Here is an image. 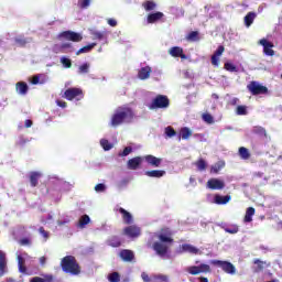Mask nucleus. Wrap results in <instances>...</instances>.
Here are the masks:
<instances>
[{
	"label": "nucleus",
	"instance_id": "obj_1",
	"mask_svg": "<svg viewBox=\"0 0 282 282\" xmlns=\"http://www.w3.org/2000/svg\"><path fill=\"white\" fill-rule=\"evenodd\" d=\"M133 120V110L129 107H119L116 109L111 117V127H120L124 122H131Z\"/></svg>",
	"mask_w": 282,
	"mask_h": 282
},
{
	"label": "nucleus",
	"instance_id": "obj_2",
	"mask_svg": "<svg viewBox=\"0 0 282 282\" xmlns=\"http://www.w3.org/2000/svg\"><path fill=\"white\" fill-rule=\"evenodd\" d=\"M62 270L68 274L78 275L80 273V265L74 256H66L61 262Z\"/></svg>",
	"mask_w": 282,
	"mask_h": 282
},
{
	"label": "nucleus",
	"instance_id": "obj_3",
	"mask_svg": "<svg viewBox=\"0 0 282 282\" xmlns=\"http://www.w3.org/2000/svg\"><path fill=\"white\" fill-rule=\"evenodd\" d=\"M171 105V100L165 95H158L150 104V109H166Z\"/></svg>",
	"mask_w": 282,
	"mask_h": 282
},
{
	"label": "nucleus",
	"instance_id": "obj_4",
	"mask_svg": "<svg viewBox=\"0 0 282 282\" xmlns=\"http://www.w3.org/2000/svg\"><path fill=\"white\" fill-rule=\"evenodd\" d=\"M247 89L252 96H261L268 94V87L259 84V82H251L247 86Z\"/></svg>",
	"mask_w": 282,
	"mask_h": 282
},
{
	"label": "nucleus",
	"instance_id": "obj_5",
	"mask_svg": "<svg viewBox=\"0 0 282 282\" xmlns=\"http://www.w3.org/2000/svg\"><path fill=\"white\" fill-rule=\"evenodd\" d=\"M212 265H216L217 268H221L226 272V274H235L237 269L232 265V262L221 261V260H212Z\"/></svg>",
	"mask_w": 282,
	"mask_h": 282
},
{
	"label": "nucleus",
	"instance_id": "obj_6",
	"mask_svg": "<svg viewBox=\"0 0 282 282\" xmlns=\"http://www.w3.org/2000/svg\"><path fill=\"white\" fill-rule=\"evenodd\" d=\"M58 36L59 39H65V41H72L73 43H80V41H83V35L74 31H63Z\"/></svg>",
	"mask_w": 282,
	"mask_h": 282
},
{
	"label": "nucleus",
	"instance_id": "obj_7",
	"mask_svg": "<svg viewBox=\"0 0 282 282\" xmlns=\"http://www.w3.org/2000/svg\"><path fill=\"white\" fill-rule=\"evenodd\" d=\"M64 98H66V100H80V98H83V89L80 88H68L64 91Z\"/></svg>",
	"mask_w": 282,
	"mask_h": 282
},
{
	"label": "nucleus",
	"instance_id": "obj_8",
	"mask_svg": "<svg viewBox=\"0 0 282 282\" xmlns=\"http://www.w3.org/2000/svg\"><path fill=\"white\" fill-rule=\"evenodd\" d=\"M206 186L210 188V191H224L226 183L219 178H210L207 181Z\"/></svg>",
	"mask_w": 282,
	"mask_h": 282
},
{
	"label": "nucleus",
	"instance_id": "obj_9",
	"mask_svg": "<svg viewBox=\"0 0 282 282\" xmlns=\"http://www.w3.org/2000/svg\"><path fill=\"white\" fill-rule=\"evenodd\" d=\"M152 248L159 257H166V254H169V248H171V246L155 241Z\"/></svg>",
	"mask_w": 282,
	"mask_h": 282
},
{
	"label": "nucleus",
	"instance_id": "obj_10",
	"mask_svg": "<svg viewBox=\"0 0 282 282\" xmlns=\"http://www.w3.org/2000/svg\"><path fill=\"white\" fill-rule=\"evenodd\" d=\"M142 231L140 227L135 225L128 226L123 229V235H126L127 237H131V239L140 237Z\"/></svg>",
	"mask_w": 282,
	"mask_h": 282
},
{
	"label": "nucleus",
	"instance_id": "obj_11",
	"mask_svg": "<svg viewBox=\"0 0 282 282\" xmlns=\"http://www.w3.org/2000/svg\"><path fill=\"white\" fill-rule=\"evenodd\" d=\"M259 43L262 45L265 56H274V50H272L274 44L272 42L268 41L267 39H262L259 41Z\"/></svg>",
	"mask_w": 282,
	"mask_h": 282
},
{
	"label": "nucleus",
	"instance_id": "obj_12",
	"mask_svg": "<svg viewBox=\"0 0 282 282\" xmlns=\"http://www.w3.org/2000/svg\"><path fill=\"white\" fill-rule=\"evenodd\" d=\"M119 257L122 259V261H126V263H131V261L135 259V254L129 249H122Z\"/></svg>",
	"mask_w": 282,
	"mask_h": 282
},
{
	"label": "nucleus",
	"instance_id": "obj_13",
	"mask_svg": "<svg viewBox=\"0 0 282 282\" xmlns=\"http://www.w3.org/2000/svg\"><path fill=\"white\" fill-rule=\"evenodd\" d=\"M41 177H43V174L41 172H30L29 180L32 188H36V186H39V181L41 180Z\"/></svg>",
	"mask_w": 282,
	"mask_h": 282
},
{
	"label": "nucleus",
	"instance_id": "obj_14",
	"mask_svg": "<svg viewBox=\"0 0 282 282\" xmlns=\"http://www.w3.org/2000/svg\"><path fill=\"white\" fill-rule=\"evenodd\" d=\"M15 90L20 96H26L28 91L30 90V87L25 82H18L15 84Z\"/></svg>",
	"mask_w": 282,
	"mask_h": 282
},
{
	"label": "nucleus",
	"instance_id": "obj_15",
	"mask_svg": "<svg viewBox=\"0 0 282 282\" xmlns=\"http://www.w3.org/2000/svg\"><path fill=\"white\" fill-rule=\"evenodd\" d=\"M140 164H142V158L137 156V158L130 159L128 161V169L130 171H138V169H140Z\"/></svg>",
	"mask_w": 282,
	"mask_h": 282
},
{
	"label": "nucleus",
	"instance_id": "obj_16",
	"mask_svg": "<svg viewBox=\"0 0 282 282\" xmlns=\"http://www.w3.org/2000/svg\"><path fill=\"white\" fill-rule=\"evenodd\" d=\"M230 199H232V197L230 195L221 196L219 194H216L214 196V204H217L218 206H224V205L228 204V202H230Z\"/></svg>",
	"mask_w": 282,
	"mask_h": 282
},
{
	"label": "nucleus",
	"instance_id": "obj_17",
	"mask_svg": "<svg viewBox=\"0 0 282 282\" xmlns=\"http://www.w3.org/2000/svg\"><path fill=\"white\" fill-rule=\"evenodd\" d=\"M159 243H164L165 246H173V237H171V234H160L158 236Z\"/></svg>",
	"mask_w": 282,
	"mask_h": 282
},
{
	"label": "nucleus",
	"instance_id": "obj_18",
	"mask_svg": "<svg viewBox=\"0 0 282 282\" xmlns=\"http://www.w3.org/2000/svg\"><path fill=\"white\" fill-rule=\"evenodd\" d=\"M151 72H152V69L150 66L142 67L138 73V78L140 80H147V79L151 78Z\"/></svg>",
	"mask_w": 282,
	"mask_h": 282
},
{
	"label": "nucleus",
	"instance_id": "obj_19",
	"mask_svg": "<svg viewBox=\"0 0 282 282\" xmlns=\"http://www.w3.org/2000/svg\"><path fill=\"white\" fill-rule=\"evenodd\" d=\"M145 162L150 164V166H154L158 169L162 164V159L153 156L151 154L145 155Z\"/></svg>",
	"mask_w": 282,
	"mask_h": 282
},
{
	"label": "nucleus",
	"instance_id": "obj_20",
	"mask_svg": "<svg viewBox=\"0 0 282 282\" xmlns=\"http://www.w3.org/2000/svg\"><path fill=\"white\" fill-rule=\"evenodd\" d=\"M164 19V13L158 11L155 13L148 14L147 22L148 23H158V21H162Z\"/></svg>",
	"mask_w": 282,
	"mask_h": 282
},
{
	"label": "nucleus",
	"instance_id": "obj_21",
	"mask_svg": "<svg viewBox=\"0 0 282 282\" xmlns=\"http://www.w3.org/2000/svg\"><path fill=\"white\" fill-rule=\"evenodd\" d=\"M8 269V260L6 259V252L0 250V276L6 274V270Z\"/></svg>",
	"mask_w": 282,
	"mask_h": 282
},
{
	"label": "nucleus",
	"instance_id": "obj_22",
	"mask_svg": "<svg viewBox=\"0 0 282 282\" xmlns=\"http://www.w3.org/2000/svg\"><path fill=\"white\" fill-rule=\"evenodd\" d=\"M30 282H56V279H54V275L52 274H44L41 276H34L30 280Z\"/></svg>",
	"mask_w": 282,
	"mask_h": 282
},
{
	"label": "nucleus",
	"instance_id": "obj_23",
	"mask_svg": "<svg viewBox=\"0 0 282 282\" xmlns=\"http://www.w3.org/2000/svg\"><path fill=\"white\" fill-rule=\"evenodd\" d=\"M181 252H188L189 254H199V250L195 246L188 243H184L181 246Z\"/></svg>",
	"mask_w": 282,
	"mask_h": 282
},
{
	"label": "nucleus",
	"instance_id": "obj_24",
	"mask_svg": "<svg viewBox=\"0 0 282 282\" xmlns=\"http://www.w3.org/2000/svg\"><path fill=\"white\" fill-rule=\"evenodd\" d=\"M107 245L110 246V248H120V246H122V239L118 236H111L107 240Z\"/></svg>",
	"mask_w": 282,
	"mask_h": 282
},
{
	"label": "nucleus",
	"instance_id": "obj_25",
	"mask_svg": "<svg viewBox=\"0 0 282 282\" xmlns=\"http://www.w3.org/2000/svg\"><path fill=\"white\" fill-rule=\"evenodd\" d=\"M185 39L188 41V43H197L202 41V36H199L198 31H191Z\"/></svg>",
	"mask_w": 282,
	"mask_h": 282
},
{
	"label": "nucleus",
	"instance_id": "obj_26",
	"mask_svg": "<svg viewBox=\"0 0 282 282\" xmlns=\"http://www.w3.org/2000/svg\"><path fill=\"white\" fill-rule=\"evenodd\" d=\"M118 210L120 215H122L124 224H131L133 221V216L131 215V213L127 212V209L120 207Z\"/></svg>",
	"mask_w": 282,
	"mask_h": 282
},
{
	"label": "nucleus",
	"instance_id": "obj_27",
	"mask_svg": "<svg viewBox=\"0 0 282 282\" xmlns=\"http://www.w3.org/2000/svg\"><path fill=\"white\" fill-rule=\"evenodd\" d=\"M145 175H147L148 177H156V178H160V177H164V175H166V171H163V170L147 171V172H145Z\"/></svg>",
	"mask_w": 282,
	"mask_h": 282
},
{
	"label": "nucleus",
	"instance_id": "obj_28",
	"mask_svg": "<svg viewBox=\"0 0 282 282\" xmlns=\"http://www.w3.org/2000/svg\"><path fill=\"white\" fill-rule=\"evenodd\" d=\"M254 263V268H253V272L256 274H259V272H263L264 268H265V261H261L260 259H256L253 260Z\"/></svg>",
	"mask_w": 282,
	"mask_h": 282
},
{
	"label": "nucleus",
	"instance_id": "obj_29",
	"mask_svg": "<svg viewBox=\"0 0 282 282\" xmlns=\"http://www.w3.org/2000/svg\"><path fill=\"white\" fill-rule=\"evenodd\" d=\"M254 19H257V13L252 11L249 12L243 19L246 28H250V25L254 23Z\"/></svg>",
	"mask_w": 282,
	"mask_h": 282
},
{
	"label": "nucleus",
	"instance_id": "obj_30",
	"mask_svg": "<svg viewBox=\"0 0 282 282\" xmlns=\"http://www.w3.org/2000/svg\"><path fill=\"white\" fill-rule=\"evenodd\" d=\"M142 8H144L145 12H151V11H153V10H155L158 8V4L155 3V1L145 0L142 3Z\"/></svg>",
	"mask_w": 282,
	"mask_h": 282
},
{
	"label": "nucleus",
	"instance_id": "obj_31",
	"mask_svg": "<svg viewBox=\"0 0 282 282\" xmlns=\"http://www.w3.org/2000/svg\"><path fill=\"white\" fill-rule=\"evenodd\" d=\"M18 268L19 272H21L22 274L28 273V268L25 267V259H23V256H18Z\"/></svg>",
	"mask_w": 282,
	"mask_h": 282
},
{
	"label": "nucleus",
	"instance_id": "obj_32",
	"mask_svg": "<svg viewBox=\"0 0 282 282\" xmlns=\"http://www.w3.org/2000/svg\"><path fill=\"white\" fill-rule=\"evenodd\" d=\"M252 133H254L256 135H259L260 138H268V132L265 131V128L260 126L253 127Z\"/></svg>",
	"mask_w": 282,
	"mask_h": 282
},
{
	"label": "nucleus",
	"instance_id": "obj_33",
	"mask_svg": "<svg viewBox=\"0 0 282 282\" xmlns=\"http://www.w3.org/2000/svg\"><path fill=\"white\" fill-rule=\"evenodd\" d=\"M96 47V43L88 44L76 52V56H80V54H87L91 52Z\"/></svg>",
	"mask_w": 282,
	"mask_h": 282
},
{
	"label": "nucleus",
	"instance_id": "obj_34",
	"mask_svg": "<svg viewBox=\"0 0 282 282\" xmlns=\"http://www.w3.org/2000/svg\"><path fill=\"white\" fill-rule=\"evenodd\" d=\"M180 135H181L182 140H188V138H191L193 135V131L189 130L188 127H184L180 130Z\"/></svg>",
	"mask_w": 282,
	"mask_h": 282
},
{
	"label": "nucleus",
	"instance_id": "obj_35",
	"mask_svg": "<svg viewBox=\"0 0 282 282\" xmlns=\"http://www.w3.org/2000/svg\"><path fill=\"white\" fill-rule=\"evenodd\" d=\"M238 154L241 158V160H250V151L245 147L239 148Z\"/></svg>",
	"mask_w": 282,
	"mask_h": 282
},
{
	"label": "nucleus",
	"instance_id": "obj_36",
	"mask_svg": "<svg viewBox=\"0 0 282 282\" xmlns=\"http://www.w3.org/2000/svg\"><path fill=\"white\" fill-rule=\"evenodd\" d=\"M194 165L196 166L197 171H205L208 166L206 163V160L204 159H198L196 162H194Z\"/></svg>",
	"mask_w": 282,
	"mask_h": 282
},
{
	"label": "nucleus",
	"instance_id": "obj_37",
	"mask_svg": "<svg viewBox=\"0 0 282 282\" xmlns=\"http://www.w3.org/2000/svg\"><path fill=\"white\" fill-rule=\"evenodd\" d=\"M256 209L254 207H248L246 210V215H245V221L247 224H250V221H252V216L254 215Z\"/></svg>",
	"mask_w": 282,
	"mask_h": 282
},
{
	"label": "nucleus",
	"instance_id": "obj_38",
	"mask_svg": "<svg viewBox=\"0 0 282 282\" xmlns=\"http://www.w3.org/2000/svg\"><path fill=\"white\" fill-rule=\"evenodd\" d=\"M89 221H91L89 216L84 215L79 218V221H78L77 226H78V228H85V226H87V224H89Z\"/></svg>",
	"mask_w": 282,
	"mask_h": 282
},
{
	"label": "nucleus",
	"instance_id": "obj_39",
	"mask_svg": "<svg viewBox=\"0 0 282 282\" xmlns=\"http://www.w3.org/2000/svg\"><path fill=\"white\" fill-rule=\"evenodd\" d=\"M202 119L207 124H215V118L213 117V115H210L208 112L203 113Z\"/></svg>",
	"mask_w": 282,
	"mask_h": 282
},
{
	"label": "nucleus",
	"instance_id": "obj_40",
	"mask_svg": "<svg viewBox=\"0 0 282 282\" xmlns=\"http://www.w3.org/2000/svg\"><path fill=\"white\" fill-rule=\"evenodd\" d=\"M100 145L102 147L104 151H111V149H113V144H111L107 139H101Z\"/></svg>",
	"mask_w": 282,
	"mask_h": 282
},
{
	"label": "nucleus",
	"instance_id": "obj_41",
	"mask_svg": "<svg viewBox=\"0 0 282 282\" xmlns=\"http://www.w3.org/2000/svg\"><path fill=\"white\" fill-rule=\"evenodd\" d=\"M237 116H248V107L247 106H238L236 108Z\"/></svg>",
	"mask_w": 282,
	"mask_h": 282
},
{
	"label": "nucleus",
	"instance_id": "obj_42",
	"mask_svg": "<svg viewBox=\"0 0 282 282\" xmlns=\"http://www.w3.org/2000/svg\"><path fill=\"white\" fill-rule=\"evenodd\" d=\"M14 41L18 47H25V45H28V40L23 36L15 37Z\"/></svg>",
	"mask_w": 282,
	"mask_h": 282
},
{
	"label": "nucleus",
	"instance_id": "obj_43",
	"mask_svg": "<svg viewBox=\"0 0 282 282\" xmlns=\"http://www.w3.org/2000/svg\"><path fill=\"white\" fill-rule=\"evenodd\" d=\"M224 230H225V232H228L229 235H237V232H239V226L234 225L231 227H225Z\"/></svg>",
	"mask_w": 282,
	"mask_h": 282
},
{
	"label": "nucleus",
	"instance_id": "obj_44",
	"mask_svg": "<svg viewBox=\"0 0 282 282\" xmlns=\"http://www.w3.org/2000/svg\"><path fill=\"white\" fill-rule=\"evenodd\" d=\"M152 282H169V278L162 274L153 275Z\"/></svg>",
	"mask_w": 282,
	"mask_h": 282
},
{
	"label": "nucleus",
	"instance_id": "obj_45",
	"mask_svg": "<svg viewBox=\"0 0 282 282\" xmlns=\"http://www.w3.org/2000/svg\"><path fill=\"white\" fill-rule=\"evenodd\" d=\"M187 272H188V274H192L193 276H197V274H200V273H199V267H198V265L189 267V268L187 269Z\"/></svg>",
	"mask_w": 282,
	"mask_h": 282
},
{
	"label": "nucleus",
	"instance_id": "obj_46",
	"mask_svg": "<svg viewBox=\"0 0 282 282\" xmlns=\"http://www.w3.org/2000/svg\"><path fill=\"white\" fill-rule=\"evenodd\" d=\"M91 4V0H78V6L82 10H87V8Z\"/></svg>",
	"mask_w": 282,
	"mask_h": 282
},
{
	"label": "nucleus",
	"instance_id": "obj_47",
	"mask_svg": "<svg viewBox=\"0 0 282 282\" xmlns=\"http://www.w3.org/2000/svg\"><path fill=\"white\" fill-rule=\"evenodd\" d=\"M108 281H110V282H120V273H118V272H112V273L108 276Z\"/></svg>",
	"mask_w": 282,
	"mask_h": 282
},
{
	"label": "nucleus",
	"instance_id": "obj_48",
	"mask_svg": "<svg viewBox=\"0 0 282 282\" xmlns=\"http://www.w3.org/2000/svg\"><path fill=\"white\" fill-rule=\"evenodd\" d=\"M93 36H94V39H96L97 41H102V39H105L107 35H106L105 32L95 31V32H93Z\"/></svg>",
	"mask_w": 282,
	"mask_h": 282
},
{
	"label": "nucleus",
	"instance_id": "obj_49",
	"mask_svg": "<svg viewBox=\"0 0 282 282\" xmlns=\"http://www.w3.org/2000/svg\"><path fill=\"white\" fill-rule=\"evenodd\" d=\"M133 148L126 147L122 152H119V158H127L130 153H132Z\"/></svg>",
	"mask_w": 282,
	"mask_h": 282
},
{
	"label": "nucleus",
	"instance_id": "obj_50",
	"mask_svg": "<svg viewBox=\"0 0 282 282\" xmlns=\"http://www.w3.org/2000/svg\"><path fill=\"white\" fill-rule=\"evenodd\" d=\"M89 73V64L84 63L78 68V74H88Z\"/></svg>",
	"mask_w": 282,
	"mask_h": 282
},
{
	"label": "nucleus",
	"instance_id": "obj_51",
	"mask_svg": "<svg viewBox=\"0 0 282 282\" xmlns=\"http://www.w3.org/2000/svg\"><path fill=\"white\" fill-rule=\"evenodd\" d=\"M61 63L64 67H66V69H69L72 67V59L67 57H62Z\"/></svg>",
	"mask_w": 282,
	"mask_h": 282
},
{
	"label": "nucleus",
	"instance_id": "obj_52",
	"mask_svg": "<svg viewBox=\"0 0 282 282\" xmlns=\"http://www.w3.org/2000/svg\"><path fill=\"white\" fill-rule=\"evenodd\" d=\"M198 270L200 274L202 272L204 273L210 272V265L202 263L200 265H198Z\"/></svg>",
	"mask_w": 282,
	"mask_h": 282
},
{
	"label": "nucleus",
	"instance_id": "obj_53",
	"mask_svg": "<svg viewBox=\"0 0 282 282\" xmlns=\"http://www.w3.org/2000/svg\"><path fill=\"white\" fill-rule=\"evenodd\" d=\"M225 69L227 72H238L237 66L232 63H225Z\"/></svg>",
	"mask_w": 282,
	"mask_h": 282
},
{
	"label": "nucleus",
	"instance_id": "obj_54",
	"mask_svg": "<svg viewBox=\"0 0 282 282\" xmlns=\"http://www.w3.org/2000/svg\"><path fill=\"white\" fill-rule=\"evenodd\" d=\"M177 58H181L183 61H186L188 58V56L184 54V48L177 47Z\"/></svg>",
	"mask_w": 282,
	"mask_h": 282
},
{
	"label": "nucleus",
	"instance_id": "obj_55",
	"mask_svg": "<svg viewBox=\"0 0 282 282\" xmlns=\"http://www.w3.org/2000/svg\"><path fill=\"white\" fill-rule=\"evenodd\" d=\"M95 191L96 193H105V191H107V186H105L102 183H99L95 186Z\"/></svg>",
	"mask_w": 282,
	"mask_h": 282
},
{
	"label": "nucleus",
	"instance_id": "obj_56",
	"mask_svg": "<svg viewBox=\"0 0 282 282\" xmlns=\"http://www.w3.org/2000/svg\"><path fill=\"white\" fill-rule=\"evenodd\" d=\"M224 169V165L215 164L210 167V173L217 174Z\"/></svg>",
	"mask_w": 282,
	"mask_h": 282
},
{
	"label": "nucleus",
	"instance_id": "obj_57",
	"mask_svg": "<svg viewBox=\"0 0 282 282\" xmlns=\"http://www.w3.org/2000/svg\"><path fill=\"white\" fill-rule=\"evenodd\" d=\"M175 129H173V127H167L165 128V135H167V138H173V135H175Z\"/></svg>",
	"mask_w": 282,
	"mask_h": 282
},
{
	"label": "nucleus",
	"instance_id": "obj_58",
	"mask_svg": "<svg viewBox=\"0 0 282 282\" xmlns=\"http://www.w3.org/2000/svg\"><path fill=\"white\" fill-rule=\"evenodd\" d=\"M224 52H226V47H224V45L218 46V48L215 51L214 55L215 56H221V54H224Z\"/></svg>",
	"mask_w": 282,
	"mask_h": 282
},
{
	"label": "nucleus",
	"instance_id": "obj_59",
	"mask_svg": "<svg viewBox=\"0 0 282 282\" xmlns=\"http://www.w3.org/2000/svg\"><path fill=\"white\" fill-rule=\"evenodd\" d=\"M212 65H214L215 67H219V56L217 55H212Z\"/></svg>",
	"mask_w": 282,
	"mask_h": 282
},
{
	"label": "nucleus",
	"instance_id": "obj_60",
	"mask_svg": "<svg viewBox=\"0 0 282 282\" xmlns=\"http://www.w3.org/2000/svg\"><path fill=\"white\" fill-rule=\"evenodd\" d=\"M107 23H108V25H110V28H116L118 25V21H116V19H113V18H109L107 20Z\"/></svg>",
	"mask_w": 282,
	"mask_h": 282
},
{
	"label": "nucleus",
	"instance_id": "obj_61",
	"mask_svg": "<svg viewBox=\"0 0 282 282\" xmlns=\"http://www.w3.org/2000/svg\"><path fill=\"white\" fill-rule=\"evenodd\" d=\"M39 232L40 235H42V237H44V239H47L50 237V234L43 227H40Z\"/></svg>",
	"mask_w": 282,
	"mask_h": 282
},
{
	"label": "nucleus",
	"instance_id": "obj_62",
	"mask_svg": "<svg viewBox=\"0 0 282 282\" xmlns=\"http://www.w3.org/2000/svg\"><path fill=\"white\" fill-rule=\"evenodd\" d=\"M170 54H171V56H174V58H177V46H173L170 50Z\"/></svg>",
	"mask_w": 282,
	"mask_h": 282
},
{
	"label": "nucleus",
	"instance_id": "obj_63",
	"mask_svg": "<svg viewBox=\"0 0 282 282\" xmlns=\"http://www.w3.org/2000/svg\"><path fill=\"white\" fill-rule=\"evenodd\" d=\"M141 279L144 281V282H151V278H149V274H147V272H143L141 273Z\"/></svg>",
	"mask_w": 282,
	"mask_h": 282
},
{
	"label": "nucleus",
	"instance_id": "obj_64",
	"mask_svg": "<svg viewBox=\"0 0 282 282\" xmlns=\"http://www.w3.org/2000/svg\"><path fill=\"white\" fill-rule=\"evenodd\" d=\"M20 243H21L22 246H30L31 241H30L29 238H22V239L20 240Z\"/></svg>",
	"mask_w": 282,
	"mask_h": 282
}]
</instances>
